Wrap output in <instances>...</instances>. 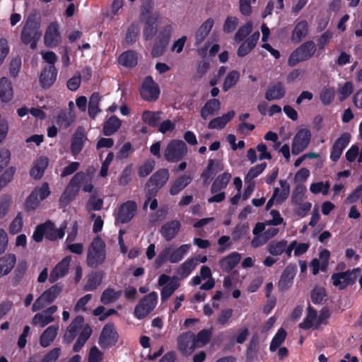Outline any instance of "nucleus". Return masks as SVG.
I'll return each mask as SVG.
<instances>
[{
	"label": "nucleus",
	"mask_w": 362,
	"mask_h": 362,
	"mask_svg": "<svg viewBox=\"0 0 362 362\" xmlns=\"http://www.w3.org/2000/svg\"><path fill=\"white\" fill-rule=\"evenodd\" d=\"M187 152V146L183 141L173 139L165 148L164 156L168 161L175 163L181 160Z\"/></svg>",
	"instance_id": "8"
},
{
	"label": "nucleus",
	"mask_w": 362,
	"mask_h": 362,
	"mask_svg": "<svg viewBox=\"0 0 362 362\" xmlns=\"http://www.w3.org/2000/svg\"><path fill=\"white\" fill-rule=\"evenodd\" d=\"M169 178V172L166 169H160L155 173L150 178L148 182V187H152V190L157 191L158 188L162 187Z\"/></svg>",
	"instance_id": "24"
},
{
	"label": "nucleus",
	"mask_w": 362,
	"mask_h": 362,
	"mask_svg": "<svg viewBox=\"0 0 362 362\" xmlns=\"http://www.w3.org/2000/svg\"><path fill=\"white\" fill-rule=\"evenodd\" d=\"M13 96V88L9 80L5 77L0 78V98L3 102L10 101Z\"/></svg>",
	"instance_id": "36"
},
{
	"label": "nucleus",
	"mask_w": 362,
	"mask_h": 362,
	"mask_svg": "<svg viewBox=\"0 0 362 362\" xmlns=\"http://www.w3.org/2000/svg\"><path fill=\"white\" fill-rule=\"evenodd\" d=\"M57 76V70L54 66L44 68L40 76V83L44 88L51 87L55 82Z\"/></svg>",
	"instance_id": "23"
},
{
	"label": "nucleus",
	"mask_w": 362,
	"mask_h": 362,
	"mask_svg": "<svg viewBox=\"0 0 362 362\" xmlns=\"http://www.w3.org/2000/svg\"><path fill=\"white\" fill-rule=\"evenodd\" d=\"M192 181L190 175H183L179 177L172 185L170 192L172 195L177 194Z\"/></svg>",
	"instance_id": "42"
},
{
	"label": "nucleus",
	"mask_w": 362,
	"mask_h": 362,
	"mask_svg": "<svg viewBox=\"0 0 362 362\" xmlns=\"http://www.w3.org/2000/svg\"><path fill=\"white\" fill-rule=\"evenodd\" d=\"M74 120V114L71 112H62L57 117V122L62 128L65 129L70 126Z\"/></svg>",
	"instance_id": "51"
},
{
	"label": "nucleus",
	"mask_w": 362,
	"mask_h": 362,
	"mask_svg": "<svg viewBox=\"0 0 362 362\" xmlns=\"http://www.w3.org/2000/svg\"><path fill=\"white\" fill-rule=\"evenodd\" d=\"M101 283V277L98 274H93L89 276L88 280L84 286L86 291H93Z\"/></svg>",
	"instance_id": "62"
},
{
	"label": "nucleus",
	"mask_w": 362,
	"mask_h": 362,
	"mask_svg": "<svg viewBox=\"0 0 362 362\" xmlns=\"http://www.w3.org/2000/svg\"><path fill=\"white\" fill-rule=\"evenodd\" d=\"M49 160L47 157L41 156L38 158L33 163V166L30 169V176L35 179H40L47 168Z\"/></svg>",
	"instance_id": "31"
},
{
	"label": "nucleus",
	"mask_w": 362,
	"mask_h": 362,
	"mask_svg": "<svg viewBox=\"0 0 362 362\" xmlns=\"http://www.w3.org/2000/svg\"><path fill=\"white\" fill-rule=\"evenodd\" d=\"M23 227V217L21 214H18L12 221L9 226V232L11 234H16L21 231Z\"/></svg>",
	"instance_id": "63"
},
{
	"label": "nucleus",
	"mask_w": 362,
	"mask_h": 362,
	"mask_svg": "<svg viewBox=\"0 0 362 362\" xmlns=\"http://www.w3.org/2000/svg\"><path fill=\"white\" fill-rule=\"evenodd\" d=\"M354 86L351 82H346L342 86L339 88L338 93L341 100L348 98L353 92Z\"/></svg>",
	"instance_id": "60"
},
{
	"label": "nucleus",
	"mask_w": 362,
	"mask_h": 362,
	"mask_svg": "<svg viewBox=\"0 0 362 362\" xmlns=\"http://www.w3.org/2000/svg\"><path fill=\"white\" fill-rule=\"evenodd\" d=\"M285 89L281 83L272 85L265 93V98L267 100H276L282 98L285 95Z\"/></svg>",
	"instance_id": "35"
},
{
	"label": "nucleus",
	"mask_w": 362,
	"mask_h": 362,
	"mask_svg": "<svg viewBox=\"0 0 362 362\" xmlns=\"http://www.w3.org/2000/svg\"><path fill=\"white\" fill-rule=\"evenodd\" d=\"M197 264V259H189L179 267L177 274L182 278H186L196 268Z\"/></svg>",
	"instance_id": "43"
},
{
	"label": "nucleus",
	"mask_w": 362,
	"mask_h": 362,
	"mask_svg": "<svg viewBox=\"0 0 362 362\" xmlns=\"http://www.w3.org/2000/svg\"><path fill=\"white\" fill-rule=\"evenodd\" d=\"M155 22L156 18L152 17L149 18L146 21L143 32L144 37L146 40L151 39L156 33V28L153 25Z\"/></svg>",
	"instance_id": "54"
},
{
	"label": "nucleus",
	"mask_w": 362,
	"mask_h": 362,
	"mask_svg": "<svg viewBox=\"0 0 362 362\" xmlns=\"http://www.w3.org/2000/svg\"><path fill=\"white\" fill-rule=\"evenodd\" d=\"M214 24V20L210 18L206 20L195 33L196 45L202 43L209 34Z\"/></svg>",
	"instance_id": "32"
},
{
	"label": "nucleus",
	"mask_w": 362,
	"mask_h": 362,
	"mask_svg": "<svg viewBox=\"0 0 362 362\" xmlns=\"http://www.w3.org/2000/svg\"><path fill=\"white\" fill-rule=\"evenodd\" d=\"M281 189L276 187L273 192V199H276V204H281L290 194V186L285 180H279Z\"/></svg>",
	"instance_id": "34"
},
{
	"label": "nucleus",
	"mask_w": 362,
	"mask_h": 362,
	"mask_svg": "<svg viewBox=\"0 0 362 362\" xmlns=\"http://www.w3.org/2000/svg\"><path fill=\"white\" fill-rule=\"evenodd\" d=\"M296 245V240L292 241L289 245H288L286 240H281L279 241L270 242L267 248L269 254L273 256H279L285 252L287 257L289 258L291 256Z\"/></svg>",
	"instance_id": "15"
},
{
	"label": "nucleus",
	"mask_w": 362,
	"mask_h": 362,
	"mask_svg": "<svg viewBox=\"0 0 362 362\" xmlns=\"http://www.w3.org/2000/svg\"><path fill=\"white\" fill-rule=\"evenodd\" d=\"M60 354V348H54L43 357L40 362H56Z\"/></svg>",
	"instance_id": "64"
},
{
	"label": "nucleus",
	"mask_w": 362,
	"mask_h": 362,
	"mask_svg": "<svg viewBox=\"0 0 362 362\" xmlns=\"http://www.w3.org/2000/svg\"><path fill=\"white\" fill-rule=\"evenodd\" d=\"M315 51L316 47L315 43L313 41H308L292 52L288 59V64L291 66H294L299 62L310 58Z\"/></svg>",
	"instance_id": "7"
},
{
	"label": "nucleus",
	"mask_w": 362,
	"mask_h": 362,
	"mask_svg": "<svg viewBox=\"0 0 362 362\" xmlns=\"http://www.w3.org/2000/svg\"><path fill=\"white\" fill-rule=\"evenodd\" d=\"M78 333V338L84 342H86L92 333L90 327L84 323L82 316L76 317L69 325L64 336V341L67 343L71 342Z\"/></svg>",
	"instance_id": "3"
},
{
	"label": "nucleus",
	"mask_w": 362,
	"mask_h": 362,
	"mask_svg": "<svg viewBox=\"0 0 362 362\" xmlns=\"http://www.w3.org/2000/svg\"><path fill=\"white\" fill-rule=\"evenodd\" d=\"M231 179V175L229 173H223L218 175L211 185V192L213 194L217 193L226 187Z\"/></svg>",
	"instance_id": "38"
},
{
	"label": "nucleus",
	"mask_w": 362,
	"mask_h": 362,
	"mask_svg": "<svg viewBox=\"0 0 362 362\" xmlns=\"http://www.w3.org/2000/svg\"><path fill=\"white\" fill-rule=\"evenodd\" d=\"M235 116V112L231 110L226 114L222 115L221 117H218L216 118L213 119L210 121L209 123V129H223L225 127L226 124L233 118Z\"/></svg>",
	"instance_id": "37"
},
{
	"label": "nucleus",
	"mask_w": 362,
	"mask_h": 362,
	"mask_svg": "<svg viewBox=\"0 0 362 362\" xmlns=\"http://www.w3.org/2000/svg\"><path fill=\"white\" fill-rule=\"evenodd\" d=\"M118 339V334L113 324L107 323L103 328L98 343L103 348H109L115 345Z\"/></svg>",
	"instance_id": "16"
},
{
	"label": "nucleus",
	"mask_w": 362,
	"mask_h": 362,
	"mask_svg": "<svg viewBox=\"0 0 362 362\" xmlns=\"http://www.w3.org/2000/svg\"><path fill=\"white\" fill-rule=\"evenodd\" d=\"M238 25V19L235 16H228L223 24V31L228 33H233Z\"/></svg>",
	"instance_id": "59"
},
{
	"label": "nucleus",
	"mask_w": 362,
	"mask_h": 362,
	"mask_svg": "<svg viewBox=\"0 0 362 362\" xmlns=\"http://www.w3.org/2000/svg\"><path fill=\"white\" fill-rule=\"evenodd\" d=\"M86 174L83 172H78L75 174L59 199V202L62 205L66 206L74 199L79 191L81 182L86 179Z\"/></svg>",
	"instance_id": "6"
},
{
	"label": "nucleus",
	"mask_w": 362,
	"mask_h": 362,
	"mask_svg": "<svg viewBox=\"0 0 362 362\" xmlns=\"http://www.w3.org/2000/svg\"><path fill=\"white\" fill-rule=\"evenodd\" d=\"M335 91L333 88H325L320 93V100L325 105H328L332 103L334 98Z\"/></svg>",
	"instance_id": "58"
},
{
	"label": "nucleus",
	"mask_w": 362,
	"mask_h": 362,
	"mask_svg": "<svg viewBox=\"0 0 362 362\" xmlns=\"http://www.w3.org/2000/svg\"><path fill=\"white\" fill-rule=\"evenodd\" d=\"M16 257L14 254H6L0 257V278L8 274L14 268Z\"/></svg>",
	"instance_id": "27"
},
{
	"label": "nucleus",
	"mask_w": 362,
	"mask_h": 362,
	"mask_svg": "<svg viewBox=\"0 0 362 362\" xmlns=\"http://www.w3.org/2000/svg\"><path fill=\"white\" fill-rule=\"evenodd\" d=\"M322 325V316L317 317V313L310 307L308 308L307 315L303 322L299 325L302 329L317 328Z\"/></svg>",
	"instance_id": "26"
},
{
	"label": "nucleus",
	"mask_w": 362,
	"mask_h": 362,
	"mask_svg": "<svg viewBox=\"0 0 362 362\" xmlns=\"http://www.w3.org/2000/svg\"><path fill=\"white\" fill-rule=\"evenodd\" d=\"M179 351L185 356H189L197 348L195 335L192 332L180 334L177 338Z\"/></svg>",
	"instance_id": "17"
},
{
	"label": "nucleus",
	"mask_w": 362,
	"mask_h": 362,
	"mask_svg": "<svg viewBox=\"0 0 362 362\" xmlns=\"http://www.w3.org/2000/svg\"><path fill=\"white\" fill-rule=\"evenodd\" d=\"M221 109V103L218 100L212 99L208 101L201 110V116L206 119L213 115Z\"/></svg>",
	"instance_id": "39"
},
{
	"label": "nucleus",
	"mask_w": 362,
	"mask_h": 362,
	"mask_svg": "<svg viewBox=\"0 0 362 362\" xmlns=\"http://www.w3.org/2000/svg\"><path fill=\"white\" fill-rule=\"evenodd\" d=\"M139 33V27L136 24L131 25L127 31L125 41L127 44L132 45L134 43Z\"/></svg>",
	"instance_id": "52"
},
{
	"label": "nucleus",
	"mask_w": 362,
	"mask_h": 362,
	"mask_svg": "<svg viewBox=\"0 0 362 362\" xmlns=\"http://www.w3.org/2000/svg\"><path fill=\"white\" fill-rule=\"evenodd\" d=\"M240 259L241 255L239 253L232 252L220 260V267L223 272H228L235 267L240 262Z\"/></svg>",
	"instance_id": "28"
},
{
	"label": "nucleus",
	"mask_w": 362,
	"mask_h": 362,
	"mask_svg": "<svg viewBox=\"0 0 362 362\" xmlns=\"http://www.w3.org/2000/svg\"><path fill=\"white\" fill-rule=\"evenodd\" d=\"M211 332L207 329H203L199 332L195 337V342L197 347H202L204 346L209 340Z\"/></svg>",
	"instance_id": "57"
},
{
	"label": "nucleus",
	"mask_w": 362,
	"mask_h": 362,
	"mask_svg": "<svg viewBox=\"0 0 362 362\" xmlns=\"http://www.w3.org/2000/svg\"><path fill=\"white\" fill-rule=\"evenodd\" d=\"M308 31V25L307 21L305 20L298 21L293 30L291 37V41L294 43L300 42L307 35Z\"/></svg>",
	"instance_id": "33"
},
{
	"label": "nucleus",
	"mask_w": 362,
	"mask_h": 362,
	"mask_svg": "<svg viewBox=\"0 0 362 362\" xmlns=\"http://www.w3.org/2000/svg\"><path fill=\"white\" fill-rule=\"evenodd\" d=\"M240 78V74L237 71H232L229 72L223 84V90L224 91L228 90L230 88L234 86Z\"/></svg>",
	"instance_id": "50"
},
{
	"label": "nucleus",
	"mask_w": 362,
	"mask_h": 362,
	"mask_svg": "<svg viewBox=\"0 0 362 362\" xmlns=\"http://www.w3.org/2000/svg\"><path fill=\"white\" fill-rule=\"evenodd\" d=\"M71 260V257L67 256L54 267L49 278L50 283L57 281L59 278L64 276L67 274Z\"/></svg>",
	"instance_id": "21"
},
{
	"label": "nucleus",
	"mask_w": 362,
	"mask_h": 362,
	"mask_svg": "<svg viewBox=\"0 0 362 362\" xmlns=\"http://www.w3.org/2000/svg\"><path fill=\"white\" fill-rule=\"evenodd\" d=\"M120 291H115L112 288H107L103 291L101 296L100 300L103 304H110L116 301L121 296Z\"/></svg>",
	"instance_id": "49"
},
{
	"label": "nucleus",
	"mask_w": 362,
	"mask_h": 362,
	"mask_svg": "<svg viewBox=\"0 0 362 362\" xmlns=\"http://www.w3.org/2000/svg\"><path fill=\"white\" fill-rule=\"evenodd\" d=\"M258 31L252 33L245 42H243L238 49V55L244 57L247 55L255 47L259 38Z\"/></svg>",
	"instance_id": "29"
},
{
	"label": "nucleus",
	"mask_w": 362,
	"mask_h": 362,
	"mask_svg": "<svg viewBox=\"0 0 362 362\" xmlns=\"http://www.w3.org/2000/svg\"><path fill=\"white\" fill-rule=\"evenodd\" d=\"M61 41L59 31V25L57 22H52L48 25L44 37L45 45L48 47L57 46Z\"/></svg>",
	"instance_id": "19"
},
{
	"label": "nucleus",
	"mask_w": 362,
	"mask_h": 362,
	"mask_svg": "<svg viewBox=\"0 0 362 362\" xmlns=\"http://www.w3.org/2000/svg\"><path fill=\"white\" fill-rule=\"evenodd\" d=\"M141 118L144 122L151 127L158 125L162 118V112L146 110L142 113Z\"/></svg>",
	"instance_id": "41"
},
{
	"label": "nucleus",
	"mask_w": 362,
	"mask_h": 362,
	"mask_svg": "<svg viewBox=\"0 0 362 362\" xmlns=\"http://www.w3.org/2000/svg\"><path fill=\"white\" fill-rule=\"evenodd\" d=\"M59 330V325L49 326L40 337V345L45 348L49 346L54 340Z\"/></svg>",
	"instance_id": "30"
},
{
	"label": "nucleus",
	"mask_w": 362,
	"mask_h": 362,
	"mask_svg": "<svg viewBox=\"0 0 362 362\" xmlns=\"http://www.w3.org/2000/svg\"><path fill=\"white\" fill-rule=\"evenodd\" d=\"M286 332L284 329L280 328L272 338L269 346V350L272 352L276 351L284 343L286 337Z\"/></svg>",
	"instance_id": "46"
},
{
	"label": "nucleus",
	"mask_w": 362,
	"mask_h": 362,
	"mask_svg": "<svg viewBox=\"0 0 362 362\" xmlns=\"http://www.w3.org/2000/svg\"><path fill=\"white\" fill-rule=\"evenodd\" d=\"M87 137L83 127H78L73 135L71 151L74 156L78 155L82 150Z\"/></svg>",
	"instance_id": "22"
},
{
	"label": "nucleus",
	"mask_w": 362,
	"mask_h": 362,
	"mask_svg": "<svg viewBox=\"0 0 362 362\" xmlns=\"http://www.w3.org/2000/svg\"><path fill=\"white\" fill-rule=\"evenodd\" d=\"M40 24L39 22L28 18L23 28L21 33V40L26 45H30L31 49H35L37 46V42L41 37V32L40 30Z\"/></svg>",
	"instance_id": "5"
},
{
	"label": "nucleus",
	"mask_w": 362,
	"mask_h": 362,
	"mask_svg": "<svg viewBox=\"0 0 362 362\" xmlns=\"http://www.w3.org/2000/svg\"><path fill=\"white\" fill-rule=\"evenodd\" d=\"M360 272L359 268H355L346 272L334 273L331 276L332 284L340 290L344 289L355 283Z\"/></svg>",
	"instance_id": "9"
},
{
	"label": "nucleus",
	"mask_w": 362,
	"mask_h": 362,
	"mask_svg": "<svg viewBox=\"0 0 362 362\" xmlns=\"http://www.w3.org/2000/svg\"><path fill=\"white\" fill-rule=\"evenodd\" d=\"M158 301V294L151 292L144 296L134 308L135 317L139 319L146 317L156 307Z\"/></svg>",
	"instance_id": "10"
},
{
	"label": "nucleus",
	"mask_w": 362,
	"mask_h": 362,
	"mask_svg": "<svg viewBox=\"0 0 362 362\" xmlns=\"http://www.w3.org/2000/svg\"><path fill=\"white\" fill-rule=\"evenodd\" d=\"M118 62L125 67L135 66L138 62L137 54L132 50L124 52L119 57Z\"/></svg>",
	"instance_id": "40"
},
{
	"label": "nucleus",
	"mask_w": 362,
	"mask_h": 362,
	"mask_svg": "<svg viewBox=\"0 0 362 362\" xmlns=\"http://www.w3.org/2000/svg\"><path fill=\"white\" fill-rule=\"evenodd\" d=\"M252 23L249 21L238 29L235 35V40L237 42L242 41L252 31Z\"/></svg>",
	"instance_id": "55"
},
{
	"label": "nucleus",
	"mask_w": 362,
	"mask_h": 362,
	"mask_svg": "<svg viewBox=\"0 0 362 362\" xmlns=\"http://www.w3.org/2000/svg\"><path fill=\"white\" fill-rule=\"evenodd\" d=\"M311 133L308 129H300L293 139L291 146L292 153L298 155L303 151L309 145Z\"/></svg>",
	"instance_id": "14"
},
{
	"label": "nucleus",
	"mask_w": 362,
	"mask_h": 362,
	"mask_svg": "<svg viewBox=\"0 0 362 362\" xmlns=\"http://www.w3.org/2000/svg\"><path fill=\"white\" fill-rule=\"evenodd\" d=\"M330 188L329 181L313 182L310 185V191L314 194L327 195Z\"/></svg>",
	"instance_id": "48"
},
{
	"label": "nucleus",
	"mask_w": 362,
	"mask_h": 362,
	"mask_svg": "<svg viewBox=\"0 0 362 362\" xmlns=\"http://www.w3.org/2000/svg\"><path fill=\"white\" fill-rule=\"evenodd\" d=\"M141 98L146 101H154L160 95V89L158 85L153 81L152 77H146L140 88Z\"/></svg>",
	"instance_id": "12"
},
{
	"label": "nucleus",
	"mask_w": 362,
	"mask_h": 362,
	"mask_svg": "<svg viewBox=\"0 0 362 362\" xmlns=\"http://www.w3.org/2000/svg\"><path fill=\"white\" fill-rule=\"evenodd\" d=\"M180 284L176 279H172V280L163 287L160 296L163 301L166 300L169 298L175 292V291L179 287Z\"/></svg>",
	"instance_id": "47"
},
{
	"label": "nucleus",
	"mask_w": 362,
	"mask_h": 362,
	"mask_svg": "<svg viewBox=\"0 0 362 362\" xmlns=\"http://www.w3.org/2000/svg\"><path fill=\"white\" fill-rule=\"evenodd\" d=\"M40 202L38 196L33 191L25 201V208L28 211H33L37 208Z\"/></svg>",
	"instance_id": "56"
},
{
	"label": "nucleus",
	"mask_w": 362,
	"mask_h": 362,
	"mask_svg": "<svg viewBox=\"0 0 362 362\" xmlns=\"http://www.w3.org/2000/svg\"><path fill=\"white\" fill-rule=\"evenodd\" d=\"M137 211V204L134 201L129 200L120 205L115 215L117 222L126 223L130 221Z\"/></svg>",
	"instance_id": "13"
},
{
	"label": "nucleus",
	"mask_w": 362,
	"mask_h": 362,
	"mask_svg": "<svg viewBox=\"0 0 362 362\" xmlns=\"http://www.w3.org/2000/svg\"><path fill=\"white\" fill-rule=\"evenodd\" d=\"M66 224L64 223L59 228H57L50 221L37 226L33 234V238L35 242H41L45 236L49 240L62 239L65 234Z\"/></svg>",
	"instance_id": "1"
},
{
	"label": "nucleus",
	"mask_w": 362,
	"mask_h": 362,
	"mask_svg": "<svg viewBox=\"0 0 362 362\" xmlns=\"http://www.w3.org/2000/svg\"><path fill=\"white\" fill-rule=\"evenodd\" d=\"M266 163L257 165L252 167L247 173L245 177V182H251L253 179L259 176L266 168Z\"/></svg>",
	"instance_id": "53"
},
{
	"label": "nucleus",
	"mask_w": 362,
	"mask_h": 362,
	"mask_svg": "<svg viewBox=\"0 0 362 362\" xmlns=\"http://www.w3.org/2000/svg\"><path fill=\"white\" fill-rule=\"evenodd\" d=\"M181 224L177 220H173L163 225L160 230L161 235L167 240H173L180 230Z\"/></svg>",
	"instance_id": "25"
},
{
	"label": "nucleus",
	"mask_w": 362,
	"mask_h": 362,
	"mask_svg": "<svg viewBox=\"0 0 362 362\" xmlns=\"http://www.w3.org/2000/svg\"><path fill=\"white\" fill-rule=\"evenodd\" d=\"M351 136L349 133L342 134L334 142L330 153V158L336 162L341 156L344 149L350 141Z\"/></svg>",
	"instance_id": "20"
},
{
	"label": "nucleus",
	"mask_w": 362,
	"mask_h": 362,
	"mask_svg": "<svg viewBox=\"0 0 362 362\" xmlns=\"http://www.w3.org/2000/svg\"><path fill=\"white\" fill-rule=\"evenodd\" d=\"M62 290V286L59 284H55L51 286L49 289L46 290L35 300L33 304V311H37L43 308L47 304L53 302L59 295Z\"/></svg>",
	"instance_id": "11"
},
{
	"label": "nucleus",
	"mask_w": 362,
	"mask_h": 362,
	"mask_svg": "<svg viewBox=\"0 0 362 362\" xmlns=\"http://www.w3.org/2000/svg\"><path fill=\"white\" fill-rule=\"evenodd\" d=\"M121 126V121L115 116L110 117L104 124L103 133L110 136L115 133Z\"/></svg>",
	"instance_id": "44"
},
{
	"label": "nucleus",
	"mask_w": 362,
	"mask_h": 362,
	"mask_svg": "<svg viewBox=\"0 0 362 362\" xmlns=\"http://www.w3.org/2000/svg\"><path fill=\"white\" fill-rule=\"evenodd\" d=\"M57 307L56 305L50 306L42 312L35 314L32 320V325L45 327L46 325L54 322V317L53 315L57 312Z\"/></svg>",
	"instance_id": "18"
},
{
	"label": "nucleus",
	"mask_w": 362,
	"mask_h": 362,
	"mask_svg": "<svg viewBox=\"0 0 362 362\" xmlns=\"http://www.w3.org/2000/svg\"><path fill=\"white\" fill-rule=\"evenodd\" d=\"M294 277V270L286 267L284 271L279 282V287L281 290L288 288L292 284Z\"/></svg>",
	"instance_id": "45"
},
{
	"label": "nucleus",
	"mask_w": 362,
	"mask_h": 362,
	"mask_svg": "<svg viewBox=\"0 0 362 362\" xmlns=\"http://www.w3.org/2000/svg\"><path fill=\"white\" fill-rule=\"evenodd\" d=\"M105 259V245L99 237L95 238L90 245L88 250L87 263L90 267H95Z\"/></svg>",
	"instance_id": "4"
},
{
	"label": "nucleus",
	"mask_w": 362,
	"mask_h": 362,
	"mask_svg": "<svg viewBox=\"0 0 362 362\" xmlns=\"http://www.w3.org/2000/svg\"><path fill=\"white\" fill-rule=\"evenodd\" d=\"M155 162L153 160L150 159L146 161L139 169V175L141 177H146L153 170Z\"/></svg>",
	"instance_id": "61"
},
{
	"label": "nucleus",
	"mask_w": 362,
	"mask_h": 362,
	"mask_svg": "<svg viewBox=\"0 0 362 362\" xmlns=\"http://www.w3.org/2000/svg\"><path fill=\"white\" fill-rule=\"evenodd\" d=\"M190 244H183L176 247L174 245H169L163 249L156 259V264L158 267H161L165 262L177 263L189 252Z\"/></svg>",
	"instance_id": "2"
}]
</instances>
